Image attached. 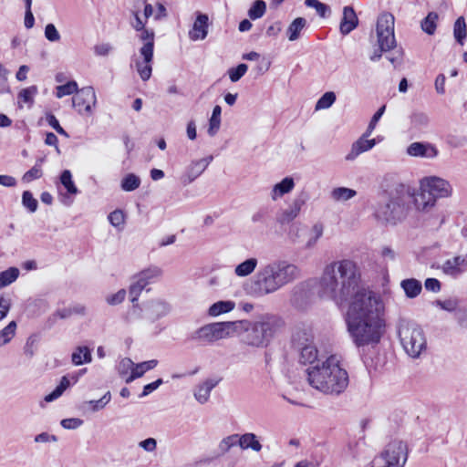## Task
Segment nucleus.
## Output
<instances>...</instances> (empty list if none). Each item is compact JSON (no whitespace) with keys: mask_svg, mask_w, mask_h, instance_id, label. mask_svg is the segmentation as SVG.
Wrapping results in <instances>:
<instances>
[{"mask_svg":"<svg viewBox=\"0 0 467 467\" xmlns=\"http://www.w3.org/2000/svg\"><path fill=\"white\" fill-rule=\"evenodd\" d=\"M264 265L280 289L301 276L300 268L287 260H275Z\"/></svg>","mask_w":467,"mask_h":467,"instance_id":"11","label":"nucleus"},{"mask_svg":"<svg viewBox=\"0 0 467 467\" xmlns=\"http://www.w3.org/2000/svg\"><path fill=\"white\" fill-rule=\"evenodd\" d=\"M306 20L304 17H297L289 25L286 35L290 41H296L300 37L301 31L306 27Z\"/></svg>","mask_w":467,"mask_h":467,"instance_id":"32","label":"nucleus"},{"mask_svg":"<svg viewBox=\"0 0 467 467\" xmlns=\"http://www.w3.org/2000/svg\"><path fill=\"white\" fill-rule=\"evenodd\" d=\"M238 444V434H231L222 439L217 447V456L226 454L233 447Z\"/></svg>","mask_w":467,"mask_h":467,"instance_id":"34","label":"nucleus"},{"mask_svg":"<svg viewBox=\"0 0 467 467\" xmlns=\"http://www.w3.org/2000/svg\"><path fill=\"white\" fill-rule=\"evenodd\" d=\"M22 203L30 212L35 213L37 209V200L34 198L29 191H25L22 194Z\"/></svg>","mask_w":467,"mask_h":467,"instance_id":"55","label":"nucleus"},{"mask_svg":"<svg viewBox=\"0 0 467 467\" xmlns=\"http://www.w3.org/2000/svg\"><path fill=\"white\" fill-rule=\"evenodd\" d=\"M336 101V94L333 91L326 92L321 96V98L317 100L315 109H326L330 108L334 102Z\"/></svg>","mask_w":467,"mask_h":467,"instance_id":"50","label":"nucleus"},{"mask_svg":"<svg viewBox=\"0 0 467 467\" xmlns=\"http://www.w3.org/2000/svg\"><path fill=\"white\" fill-rule=\"evenodd\" d=\"M291 348L296 354L299 363L303 365L309 364V367L317 363L321 365L317 359L318 351L314 344V337L310 330L296 328L292 335Z\"/></svg>","mask_w":467,"mask_h":467,"instance_id":"9","label":"nucleus"},{"mask_svg":"<svg viewBox=\"0 0 467 467\" xmlns=\"http://www.w3.org/2000/svg\"><path fill=\"white\" fill-rule=\"evenodd\" d=\"M360 273L357 264L350 259L327 264L318 281L319 296L331 299L337 305L348 300L358 287Z\"/></svg>","mask_w":467,"mask_h":467,"instance_id":"1","label":"nucleus"},{"mask_svg":"<svg viewBox=\"0 0 467 467\" xmlns=\"http://www.w3.org/2000/svg\"><path fill=\"white\" fill-rule=\"evenodd\" d=\"M393 49L394 50L389 55H388L386 57L396 68L402 64L404 52L401 47H400V48L394 47Z\"/></svg>","mask_w":467,"mask_h":467,"instance_id":"58","label":"nucleus"},{"mask_svg":"<svg viewBox=\"0 0 467 467\" xmlns=\"http://www.w3.org/2000/svg\"><path fill=\"white\" fill-rule=\"evenodd\" d=\"M440 269L443 274L451 277H458L467 270V254L457 255L451 259H447L441 266Z\"/></svg>","mask_w":467,"mask_h":467,"instance_id":"17","label":"nucleus"},{"mask_svg":"<svg viewBox=\"0 0 467 467\" xmlns=\"http://www.w3.org/2000/svg\"><path fill=\"white\" fill-rule=\"evenodd\" d=\"M266 9V5L263 0H256L248 11V16L251 19L255 20L261 18Z\"/></svg>","mask_w":467,"mask_h":467,"instance_id":"51","label":"nucleus"},{"mask_svg":"<svg viewBox=\"0 0 467 467\" xmlns=\"http://www.w3.org/2000/svg\"><path fill=\"white\" fill-rule=\"evenodd\" d=\"M386 109V106L383 105L381 106L377 111L376 113L373 115V117L371 118L369 123H368V126L367 128V130L365 131V136H370V134L373 132V130H375L376 128V125L378 123V121L380 119V118L382 117L384 111Z\"/></svg>","mask_w":467,"mask_h":467,"instance_id":"59","label":"nucleus"},{"mask_svg":"<svg viewBox=\"0 0 467 467\" xmlns=\"http://www.w3.org/2000/svg\"><path fill=\"white\" fill-rule=\"evenodd\" d=\"M171 311V306L160 299L151 300L144 305V317L154 322L165 316Z\"/></svg>","mask_w":467,"mask_h":467,"instance_id":"16","label":"nucleus"},{"mask_svg":"<svg viewBox=\"0 0 467 467\" xmlns=\"http://www.w3.org/2000/svg\"><path fill=\"white\" fill-rule=\"evenodd\" d=\"M307 381L316 389L325 394L338 395L348 385V374L339 366L335 356L306 368Z\"/></svg>","mask_w":467,"mask_h":467,"instance_id":"2","label":"nucleus"},{"mask_svg":"<svg viewBox=\"0 0 467 467\" xmlns=\"http://www.w3.org/2000/svg\"><path fill=\"white\" fill-rule=\"evenodd\" d=\"M37 93L36 86H31L26 88H23L18 93V99L22 100L25 103L32 104L34 101V96Z\"/></svg>","mask_w":467,"mask_h":467,"instance_id":"57","label":"nucleus"},{"mask_svg":"<svg viewBox=\"0 0 467 467\" xmlns=\"http://www.w3.org/2000/svg\"><path fill=\"white\" fill-rule=\"evenodd\" d=\"M60 182L67 190V192L71 195L78 193V190L72 180V174L69 170H65L60 175Z\"/></svg>","mask_w":467,"mask_h":467,"instance_id":"42","label":"nucleus"},{"mask_svg":"<svg viewBox=\"0 0 467 467\" xmlns=\"http://www.w3.org/2000/svg\"><path fill=\"white\" fill-rule=\"evenodd\" d=\"M71 361L75 366L90 363L92 361L91 350L87 346H78L71 355Z\"/></svg>","mask_w":467,"mask_h":467,"instance_id":"26","label":"nucleus"},{"mask_svg":"<svg viewBox=\"0 0 467 467\" xmlns=\"http://www.w3.org/2000/svg\"><path fill=\"white\" fill-rule=\"evenodd\" d=\"M125 213L121 210H115L111 212L108 219L110 224L119 230H122L125 224Z\"/></svg>","mask_w":467,"mask_h":467,"instance_id":"52","label":"nucleus"},{"mask_svg":"<svg viewBox=\"0 0 467 467\" xmlns=\"http://www.w3.org/2000/svg\"><path fill=\"white\" fill-rule=\"evenodd\" d=\"M140 185V179L133 173L126 175L121 181V189L125 192H132L138 189Z\"/></svg>","mask_w":467,"mask_h":467,"instance_id":"46","label":"nucleus"},{"mask_svg":"<svg viewBox=\"0 0 467 467\" xmlns=\"http://www.w3.org/2000/svg\"><path fill=\"white\" fill-rule=\"evenodd\" d=\"M209 17L205 14L197 13L192 28L189 31V37L192 41L203 40L208 35Z\"/></svg>","mask_w":467,"mask_h":467,"instance_id":"19","label":"nucleus"},{"mask_svg":"<svg viewBox=\"0 0 467 467\" xmlns=\"http://www.w3.org/2000/svg\"><path fill=\"white\" fill-rule=\"evenodd\" d=\"M397 332L405 352L416 358L426 349L427 341L422 328L414 321L400 318Z\"/></svg>","mask_w":467,"mask_h":467,"instance_id":"7","label":"nucleus"},{"mask_svg":"<svg viewBox=\"0 0 467 467\" xmlns=\"http://www.w3.org/2000/svg\"><path fill=\"white\" fill-rule=\"evenodd\" d=\"M152 60H153V57H151L149 61H147L145 59V57H142V60H140L139 58H137L135 60L136 69H137L140 78L143 81L149 80L150 78L151 77V73H152L151 63H152Z\"/></svg>","mask_w":467,"mask_h":467,"instance_id":"33","label":"nucleus"},{"mask_svg":"<svg viewBox=\"0 0 467 467\" xmlns=\"http://www.w3.org/2000/svg\"><path fill=\"white\" fill-rule=\"evenodd\" d=\"M234 306L235 303L233 301H218L210 306L209 315L216 317L221 314L228 313L232 311L234 308Z\"/></svg>","mask_w":467,"mask_h":467,"instance_id":"37","label":"nucleus"},{"mask_svg":"<svg viewBox=\"0 0 467 467\" xmlns=\"http://www.w3.org/2000/svg\"><path fill=\"white\" fill-rule=\"evenodd\" d=\"M429 121V117L424 112L415 111L410 115V123L414 129H423L428 126Z\"/></svg>","mask_w":467,"mask_h":467,"instance_id":"47","label":"nucleus"},{"mask_svg":"<svg viewBox=\"0 0 467 467\" xmlns=\"http://www.w3.org/2000/svg\"><path fill=\"white\" fill-rule=\"evenodd\" d=\"M368 137L364 133L352 144L350 151L346 155L347 161H354L358 155L371 150L376 145V140H368Z\"/></svg>","mask_w":467,"mask_h":467,"instance_id":"22","label":"nucleus"},{"mask_svg":"<svg viewBox=\"0 0 467 467\" xmlns=\"http://www.w3.org/2000/svg\"><path fill=\"white\" fill-rule=\"evenodd\" d=\"M20 271L12 266L0 273V289L13 284L19 276Z\"/></svg>","mask_w":467,"mask_h":467,"instance_id":"35","label":"nucleus"},{"mask_svg":"<svg viewBox=\"0 0 467 467\" xmlns=\"http://www.w3.org/2000/svg\"><path fill=\"white\" fill-rule=\"evenodd\" d=\"M352 296L347 317H359L360 319L380 317L384 305L380 297L374 292L358 287Z\"/></svg>","mask_w":467,"mask_h":467,"instance_id":"6","label":"nucleus"},{"mask_svg":"<svg viewBox=\"0 0 467 467\" xmlns=\"http://www.w3.org/2000/svg\"><path fill=\"white\" fill-rule=\"evenodd\" d=\"M158 365V360L150 359L139 364H135L130 375L125 379L126 383H130L134 379L140 378L148 370L154 368Z\"/></svg>","mask_w":467,"mask_h":467,"instance_id":"25","label":"nucleus"},{"mask_svg":"<svg viewBox=\"0 0 467 467\" xmlns=\"http://www.w3.org/2000/svg\"><path fill=\"white\" fill-rule=\"evenodd\" d=\"M420 190L414 202L417 209L422 212H429L434 207L437 199L449 197L452 192L448 181L436 176L423 179Z\"/></svg>","mask_w":467,"mask_h":467,"instance_id":"8","label":"nucleus"},{"mask_svg":"<svg viewBox=\"0 0 467 467\" xmlns=\"http://www.w3.org/2000/svg\"><path fill=\"white\" fill-rule=\"evenodd\" d=\"M221 114H222V108L219 105H216L213 109L212 116L209 119V127H208V134L213 137L214 136L221 126Z\"/></svg>","mask_w":467,"mask_h":467,"instance_id":"36","label":"nucleus"},{"mask_svg":"<svg viewBox=\"0 0 467 467\" xmlns=\"http://www.w3.org/2000/svg\"><path fill=\"white\" fill-rule=\"evenodd\" d=\"M394 16L390 13L381 14L377 22V42L379 49L374 50L370 56L371 61H379L382 53L389 52L396 47L394 36Z\"/></svg>","mask_w":467,"mask_h":467,"instance_id":"10","label":"nucleus"},{"mask_svg":"<svg viewBox=\"0 0 467 467\" xmlns=\"http://www.w3.org/2000/svg\"><path fill=\"white\" fill-rule=\"evenodd\" d=\"M400 286L403 289L406 296L409 298H415L420 294L422 290L421 282L415 278H408L402 280Z\"/></svg>","mask_w":467,"mask_h":467,"instance_id":"28","label":"nucleus"},{"mask_svg":"<svg viewBox=\"0 0 467 467\" xmlns=\"http://www.w3.org/2000/svg\"><path fill=\"white\" fill-rule=\"evenodd\" d=\"M295 187V182L293 178L285 177L280 182L276 183L271 193L272 199L275 201L278 197L283 196L285 193L290 192Z\"/></svg>","mask_w":467,"mask_h":467,"instance_id":"29","label":"nucleus"},{"mask_svg":"<svg viewBox=\"0 0 467 467\" xmlns=\"http://www.w3.org/2000/svg\"><path fill=\"white\" fill-rule=\"evenodd\" d=\"M136 278L137 280L130 286V301L133 305L138 300L141 291L147 286L146 283L143 282L140 277L137 276Z\"/></svg>","mask_w":467,"mask_h":467,"instance_id":"54","label":"nucleus"},{"mask_svg":"<svg viewBox=\"0 0 467 467\" xmlns=\"http://www.w3.org/2000/svg\"><path fill=\"white\" fill-rule=\"evenodd\" d=\"M45 36L50 42H57L60 39V34L53 24H47L45 27Z\"/></svg>","mask_w":467,"mask_h":467,"instance_id":"62","label":"nucleus"},{"mask_svg":"<svg viewBox=\"0 0 467 467\" xmlns=\"http://www.w3.org/2000/svg\"><path fill=\"white\" fill-rule=\"evenodd\" d=\"M69 379L66 376H63L58 386H57V388L51 393L45 397V400L47 402H51L57 400L63 394V392L69 387Z\"/></svg>","mask_w":467,"mask_h":467,"instance_id":"45","label":"nucleus"},{"mask_svg":"<svg viewBox=\"0 0 467 467\" xmlns=\"http://www.w3.org/2000/svg\"><path fill=\"white\" fill-rule=\"evenodd\" d=\"M453 36L460 45H463L467 36V27L463 16H460L456 19L453 26Z\"/></svg>","mask_w":467,"mask_h":467,"instance_id":"39","label":"nucleus"},{"mask_svg":"<svg viewBox=\"0 0 467 467\" xmlns=\"http://www.w3.org/2000/svg\"><path fill=\"white\" fill-rule=\"evenodd\" d=\"M325 225L321 222H316L307 233V241L306 243V248L311 249L316 246L317 241L322 237L324 234Z\"/></svg>","mask_w":467,"mask_h":467,"instance_id":"30","label":"nucleus"},{"mask_svg":"<svg viewBox=\"0 0 467 467\" xmlns=\"http://www.w3.org/2000/svg\"><path fill=\"white\" fill-rule=\"evenodd\" d=\"M439 16L436 12H430L421 22V29L431 36L435 33Z\"/></svg>","mask_w":467,"mask_h":467,"instance_id":"41","label":"nucleus"},{"mask_svg":"<svg viewBox=\"0 0 467 467\" xmlns=\"http://www.w3.org/2000/svg\"><path fill=\"white\" fill-rule=\"evenodd\" d=\"M258 265V260L255 257H251L237 265L234 268V274L238 277H246L255 270Z\"/></svg>","mask_w":467,"mask_h":467,"instance_id":"31","label":"nucleus"},{"mask_svg":"<svg viewBox=\"0 0 467 467\" xmlns=\"http://www.w3.org/2000/svg\"><path fill=\"white\" fill-rule=\"evenodd\" d=\"M56 89V96L58 99H61L64 96L77 94L78 91V84L76 81H68L64 85L57 86Z\"/></svg>","mask_w":467,"mask_h":467,"instance_id":"48","label":"nucleus"},{"mask_svg":"<svg viewBox=\"0 0 467 467\" xmlns=\"http://www.w3.org/2000/svg\"><path fill=\"white\" fill-rule=\"evenodd\" d=\"M246 64H239L236 67L228 69V75L232 82H237L247 71Z\"/></svg>","mask_w":467,"mask_h":467,"instance_id":"56","label":"nucleus"},{"mask_svg":"<svg viewBox=\"0 0 467 467\" xmlns=\"http://www.w3.org/2000/svg\"><path fill=\"white\" fill-rule=\"evenodd\" d=\"M358 26V16L352 6L343 8V16L339 25V31L343 36L348 35Z\"/></svg>","mask_w":467,"mask_h":467,"instance_id":"21","label":"nucleus"},{"mask_svg":"<svg viewBox=\"0 0 467 467\" xmlns=\"http://www.w3.org/2000/svg\"><path fill=\"white\" fill-rule=\"evenodd\" d=\"M16 321H11L5 327L0 330V347L10 342L16 334Z\"/></svg>","mask_w":467,"mask_h":467,"instance_id":"49","label":"nucleus"},{"mask_svg":"<svg viewBox=\"0 0 467 467\" xmlns=\"http://www.w3.org/2000/svg\"><path fill=\"white\" fill-rule=\"evenodd\" d=\"M348 331L356 346L378 343L381 337L384 321L381 317L362 318L347 317Z\"/></svg>","mask_w":467,"mask_h":467,"instance_id":"5","label":"nucleus"},{"mask_svg":"<svg viewBox=\"0 0 467 467\" xmlns=\"http://www.w3.org/2000/svg\"><path fill=\"white\" fill-rule=\"evenodd\" d=\"M220 379H207L198 384L194 389L193 396L200 404H204L209 400L211 391L215 388Z\"/></svg>","mask_w":467,"mask_h":467,"instance_id":"23","label":"nucleus"},{"mask_svg":"<svg viewBox=\"0 0 467 467\" xmlns=\"http://www.w3.org/2000/svg\"><path fill=\"white\" fill-rule=\"evenodd\" d=\"M280 290L265 265L254 274L248 285V292L254 296H265Z\"/></svg>","mask_w":467,"mask_h":467,"instance_id":"13","label":"nucleus"},{"mask_svg":"<svg viewBox=\"0 0 467 467\" xmlns=\"http://www.w3.org/2000/svg\"><path fill=\"white\" fill-rule=\"evenodd\" d=\"M413 197L410 188L402 183H394L382 193L383 202L377 204L373 215L382 224L395 225L407 214Z\"/></svg>","mask_w":467,"mask_h":467,"instance_id":"3","label":"nucleus"},{"mask_svg":"<svg viewBox=\"0 0 467 467\" xmlns=\"http://www.w3.org/2000/svg\"><path fill=\"white\" fill-rule=\"evenodd\" d=\"M213 160V157L210 155L198 161H192L181 178L182 183L183 185L192 183L206 170Z\"/></svg>","mask_w":467,"mask_h":467,"instance_id":"15","label":"nucleus"},{"mask_svg":"<svg viewBox=\"0 0 467 467\" xmlns=\"http://www.w3.org/2000/svg\"><path fill=\"white\" fill-rule=\"evenodd\" d=\"M47 120L48 124L60 135H63L67 138L69 137L67 132L60 126L59 121L53 114H48L47 116Z\"/></svg>","mask_w":467,"mask_h":467,"instance_id":"64","label":"nucleus"},{"mask_svg":"<svg viewBox=\"0 0 467 467\" xmlns=\"http://www.w3.org/2000/svg\"><path fill=\"white\" fill-rule=\"evenodd\" d=\"M139 31L140 32V34L139 35V38L140 41L144 43L140 49V54L142 57H145V59L149 61L150 57H153L154 32L145 27Z\"/></svg>","mask_w":467,"mask_h":467,"instance_id":"24","label":"nucleus"},{"mask_svg":"<svg viewBox=\"0 0 467 467\" xmlns=\"http://www.w3.org/2000/svg\"><path fill=\"white\" fill-rule=\"evenodd\" d=\"M407 153L412 157L433 159L438 155V150L431 143L413 142L407 148Z\"/></svg>","mask_w":467,"mask_h":467,"instance_id":"20","label":"nucleus"},{"mask_svg":"<svg viewBox=\"0 0 467 467\" xmlns=\"http://www.w3.org/2000/svg\"><path fill=\"white\" fill-rule=\"evenodd\" d=\"M134 367H135V364L133 363V361L129 358H125L119 361V363L118 365V371L120 376H124V375L128 374V372L130 370L131 373Z\"/></svg>","mask_w":467,"mask_h":467,"instance_id":"61","label":"nucleus"},{"mask_svg":"<svg viewBox=\"0 0 467 467\" xmlns=\"http://www.w3.org/2000/svg\"><path fill=\"white\" fill-rule=\"evenodd\" d=\"M234 333V322H214L197 329L192 338L203 344H212L215 341L227 338Z\"/></svg>","mask_w":467,"mask_h":467,"instance_id":"12","label":"nucleus"},{"mask_svg":"<svg viewBox=\"0 0 467 467\" xmlns=\"http://www.w3.org/2000/svg\"><path fill=\"white\" fill-rule=\"evenodd\" d=\"M283 324L281 318L273 316L264 317L258 321L239 320L234 321V333L246 346L265 348Z\"/></svg>","mask_w":467,"mask_h":467,"instance_id":"4","label":"nucleus"},{"mask_svg":"<svg viewBox=\"0 0 467 467\" xmlns=\"http://www.w3.org/2000/svg\"><path fill=\"white\" fill-rule=\"evenodd\" d=\"M162 275V270L158 266H150L141 271L137 276L140 277L148 285L150 283L159 279Z\"/></svg>","mask_w":467,"mask_h":467,"instance_id":"40","label":"nucleus"},{"mask_svg":"<svg viewBox=\"0 0 467 467\" xmlns=\"http://www.w3.org/2000/svg\"><path fill=\"white\" fill-rule=\"evenodd\" d=\"M126 296V290L120 289L117 293L107 296L106 301L110 306H116L120 304Z\"/></svg>","mask_w":467,"mask_h":467,"instance_id":"63","label":"nucleus"},{"mask_svg":"<svg viewBox=\"0 0 467 467\" xmlns=\"http://www.w3.org/2000/svg\"><path fill=\"white\" fill-rule=\"evenodd\" d=\"M238 445L243 450L252 449L254 451H260L262 450V444L257 440V436L252 432H247L243 435L238 434Z\"/></svg>","mask_w":467,"mask_h":467,"instance_id":"27","label":"nucleus"},{"mask_svg":"<svg viewBox=\"0 0 467 467\" xmlns=\"http://www.w3.org/2000/svg\"><path fill=\"white\" fill-rule=\"evenodd\" d=\"M357 195V192L347 187H337L331 192V197L337 202H346Z\"/></svg>","mask_w":467,"mask_h":467,"instance_id":"38","label":"nucleus"},{"mask_svg":"<svg viewBox=\"0 0 467 467\" xmlns=\"http://www.w3.org/2000/svg\"><path fill=\"white\" fill-rule=\"evenodd\" d=\"M44 161V158H40L37 160L36 164L32 167L29 171H27L22 177V181L24 182H30L34 180L39 179L43 175V171L41 169V164Z\"/></svg>","mask_w":467,"mask_h":467,"instance_id":"44","label":"nucleus"},{"mask_svg":"<svg viewBox=\"0 0 467 467\" xmlns=\"http://www.w3.org/2000/svg\"><path fill=\"white\" fill-rule=\"evenodd\" d=\"M304 204L305 200L303 198H296L287 208L277 214V223L282 225L291 223L299 215Z\"/></svg>","mask_w":467,"mask_h":467,"instance_id":"18","label":"nucleus"},{"mask_svg":"<svg viewBox=\"0 0 467 467\" xmlns=\"http://www.w3.org/2000/svg\"><path fill=\"white\" fill-rule=\"evenodd\" d=\"M111 394L110 391H107L99 400H88L83 403V407H89L90 410L95 412L102 410L105 406L110 401Z\"/></svg>","mask_w":467,"mask_h":467,"instance_id":"43","label":"nucleus"},{"mask_svg":"<svg viewBox=\"0 0 467 467\" xmlns=\"http://www.w3.org/2000/svg\"><path fill=\"white\" fill-rule=\"evenodd\" d=\"M305 5L308 7L315 8L317 13L323 18L330 14V7L318 0H305Z\"/></svg>","mask_w":467,"mask_h":467,"instance_id":"53","label":"nucleus"},{"mask_svg":"<svg viewBox=\"0 0 467 467\" xmlns=\"http://www.w3.org/2000/svg\"><path fill=\"white\" fill-rule=\"evenodd\" d=\"M97 103L95 90L92 87H84L78 89L77 94L72 98V104L80 114H90L92 107Z\"/></svg>","mask_w":467,"mask_h":467,"instance_id":"14","label":"nucleus"},{"mask_svg":"<svg viewBox=\"0 0 467 467\" xmlns=\"http://www.w3.org/2000/svg\"><path fill=\"white\" fill-rule=\"evenodd\" d=\"M8 74L9 70L0 63V93L10 92V87L7 80Z\"/></svg>","mask_w":467,"mask_h":467,"instance_id":"60","label":"nucleus"}]
</instances>
